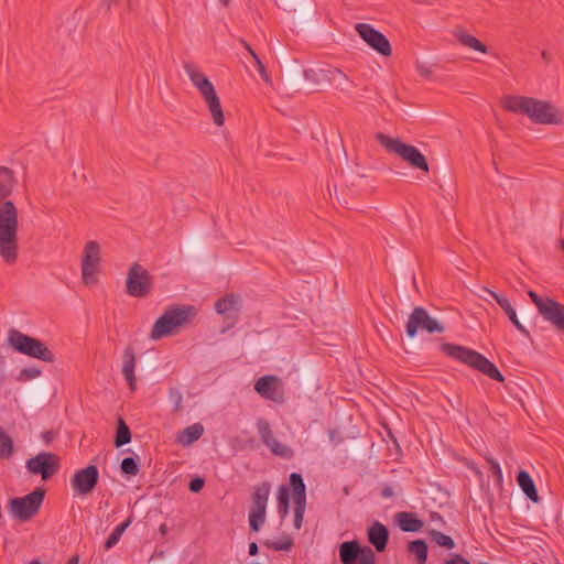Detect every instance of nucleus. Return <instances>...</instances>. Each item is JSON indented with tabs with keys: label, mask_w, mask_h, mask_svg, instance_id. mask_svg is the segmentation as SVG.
<instances>
[{
	"label": "nucleus",
	"mask_w": 564,
	"mask_h": 564,
	"mask_svg": "<svg viewBox=\"0 0 564 564\" xmlns=\"http://www.w3.org/2000/svg\"><path fill=\"white\" fill-rule=\"evenodd\" d=\"M430 521L438 527H442L444 524L443 517L438 512H432L430 514Z\"/></svg>",
	"instance_id": "obj_47"
},
{
	"label": "nucleus",
	"mask_w": 564,
	"mask_h": 564,
	"mask_svg": "<svg viewBox=\"0 0 564 564\" xmlns=\"http://www.w3.org/2000/svg\"><path fill=\"white\" fill-rule=\"evenodd\" d=\"M339 558L343 564H376V554L369 546H360L357 540L339 545Z\"/></svg>",
	"instance_id": "obj_11"
},
{
	"label": "nucleus",
	"mask_w": 564,
	"mask_h": 564,
	"mask_svg": "<svg viewBox=\"0 0 564 564\" xmlns=\"http://www.w3.org/2000/svg\"><path fill=\"white\" fill-rule=\"evenodd\" d=\"M18 209L11 200L0 207V256L13 263L18 258Z\"/></svg>",
	"instance_id": "obj_2"
},
{
	"label": "nucleus",
	"mask_w": 564,
	"mask_h": 564,
	"mask_svg": "<svg viewBox=\"0 0 564 564\" xmlns=\"http://www.w3.org/2000/svg\"><path fill=\"white\" fill-rule=\"evenodd\" d=\"M486 459H487V462L490 466V470H491L492 475L496 477V479L499 481L502 480V470H501V467H500L498 460L491 456H488Z\"/></svg>",
	"instance_id": "obj_42"
},
{
	"label": "nucleus",
	"mask_w": 564,
	"mask_h": 564,
	"mask_svg": "<svg viewBox=\"0 0 564 564\" xmlns=\"http://www.w3.org/2000/svg\"><path fill=\"white\" fill-rule=\"evenodd\" d=\"M305 506L306 502H294V527L297 530L302 527Z\"/></svg>",
	"instance_id": "obj_40"
},
{
	"label": "nucleus",
	"mask_w": 564,
	"mask_h": 564,
	"mask_svg": "<svg viewBox=\"0 0 564 564\" xmlns=\"http://www.w3.org/2000/svg\"><path fill=\"white\" fill-rule=\"evenodd\" d=\"M7 343L11 349L19 354L50 364L55 361V355L43 341L18 329L9 330Z\"/></svg>",
	"instance_id": "obj_4"
},
{
	"label": "nucleus",
	"mask_w": 564,
	"mask_h": 564,
	"mask_svg": "<svg viewBox=\"0 0 564 564\" xmlns=\"http://www.w3.org/2000/svg\"><path fill=\"white\" fill-rule=\"evenodd\" d=\"M29 564H42V563H41V561H39V560H33V561H31Z\"/></svg>",
	"instance_id": "obj_55"
},
{
	"label": "nucleus",
	"mask_w": 564,
	"mask_h": 564,
	"mask_svg": "<svg viewBox=\"0 0 564 564\" xmlns=\"http://www.w3.org/2000/svg\"><path fill=\"white\" fill-rule=\"evenodd\" d=\"M368 541L373 545L375 550L379 553L387 549L389 542V530L379 521H375L367 531Z\"/></svg>",
	"instance_id": "obj_23"
},
{
	"label": "nucleus",
	"mask_w": 564,
	"mask_h": 564,
	"mask_svg": "<svg viewBox=\"0 0 564 564\" xmlns=\"http://www.w3.org/2000/svg\"><path fill=\"white\" fill-rule=\"evenodd\" d=\"M557 333H564V305L546 297V304L538 312Z\"/></svg>",
	"instance_id": "obj_19"
},
{
	"label": "nucleus",
	"mask_w": 564,
	"mask_h": 564,
	"mask_svg": "<svg viewBox=\"0 0 564 564\" xmlns=\"http://www.w3.org/2000/svg\"><path fill=\"white\" fill-rule=\"evenodd\" d=\"M541 56H542V58H543V61L545 63H550L551 62V55L546 51H543Z\"/></svg>",
	"instance_id": "obj_52"
},
{
	"label": "nucleus",
	"mask_w": 564,
	"mask_h": 564,
	"mask_svg": "<svg viewBox=\"0 0 564 564\" xmlns=\"http://www.w3.org/2000/svg\"><path fill=\"white\" fill-rule=\"evenodd\" d=\"M395 520L403 532H419L424 527V522L413 512H398L395 514Z\"/></svg>",
	"instance_id": "obj_25"
},
{
	"label": "nucleus",
	"mask_w": 564,
	"mask_h": 564,
	"mask_svg": "<svg viewBox=\"0 0 564 564\" xmlns=\"http://www.w3.org/2000/svg\"><path fill=\"white\" fill-rule=\"evenodd\" d=\"M381 496L383 498H391L394 496V491L392 489V487H384L381 491Z\"/></svg>",
	"instance_id": "obj_50"
},
{
	"label": "nucleus",
	"mask_w": 564,
	"mask_h": 564,
	"mask_svg": "<svg viewBox=\"0 0 564 564\" xmlns=\"http://www.w3.org/2000/svg\"><path fill=\"white\" fill-rule=\"evenodd\" d=\"M455 36L456 39L458 40V42L466 46V47H469L471 50H475L477 52H480V53H487V47L485 44H482L478 39H476L475 36L468 34V33H465L463 31H456L455 32Z\"/></svg>",
	"instance_id": "obj_31"
},
{
	"label": "nucleus",
	"mask_w": 564,
	"mask_h": 564,
	"mask_svg": "<svg viewBox=\"0 0 564 564\" xmlns=\"http://www.w3.org/2000/svg\"><path fill=\"white\" fill-rule=\"evenodd\" d=\"M444 564H470V562L462 555L455 554L451 560L445 561Z\"/></svg>",
	"instance_id": "obj_45"
},
{
	"label": "nucleus",
	"mask_w": 564,
	"mask_h": 564,
	"mask_svg": "<svg viewBox=\"0 0 564 564\" xmlns=\"http://www.w3.org/2000/svg\"><path fill=\"white\" fill-rule=\"evenodd\" d=\"M26 469L33 475H41L44 480L53 476L58 467L57 456L48 452H40L26 460Z\"/></svg>",
	"instance_id": "obj_12"
},
{
	"label": "nucleus",
	"mask_w": 564,
	"mask_h": 564,
	"mask_svg": "<svg viewBox=\"0 0 564 564\" xmlns=\"http://www.w3.org/2000/svg\"><path fill=\"white\" fill-rule=\"evenodd\" d=\"M205 485V479L202 477H195L193 478L188 484V489L192 492H199Z\"/></svg>",
	"instance_id": "obj_43"
},
{
	"label": "nucleus",
	"mask_w": 564,
	"mask_h": 564,
	"mask_svg": "<svg viewBox=\"0 0 564 564\" xmlns=\"http://www.w3.org/2000/svg\"><path fill=\"white\" fill-rule=\"evenodd\" d=\"M152 288V276L149 271L141 264L133 263L127 274L126 292L133 297H145Z\"/></svg>",
	"instance_id": "obj_8"
},
{
	"label": "nucleus",
	"mask_w": 564,
	"mask_h": 564,
	"mask_svg": "<svg viewBox=\"0 0 564 564\" xmlns=\"http://www.w3.org/2000/svg\"><path fill=\"white\" fill-rule=\"evenodd\" d=\"M258 550H259V549H258V544H257L256 542H251V543L249 544V554H250L251 556L257 555V554H258Z\"/></svg>",
	"instance_id": "obj_51"
},
{
	"label": "nucleus",
	"mask_w": 564,
	"mask_h": 564,
	"mask_svg": "<svg viewBox=\"0 0 564 564\" xmlns=\"http://www.w3.org/2000/svg\"><path fill=\"white\" fill-rule=\"evenodd\" d=\"M121 471L129 476H135L139 473L138 460L133 457H126L120 464Z\"/></svg>",
	"instance_id": "obj_39"
},
{
	"label": "nucleus",
	"mask_w": 564,
	"mask_h": 564,
	"mask_svg": "<svg viewBox=\"0 0 564 564\" xmlns=\"http://www.w3.org/2000/svg\"><path fill=\"white\" fill-rule=\"evenodd\" d=\"M42 375V371L37 367H26L20 370L17 376V380L19 382H26L33 379L39 378Z\"/></svg>",
	"instance_id": "obj_38"
},
{
	"label": "nucleus",
	"mask_w": 564,
	"mask_h": 564,
	"mask_svg": "<svg viewBox=\"0 0 564 564\" xmlns=\"http://www.w3.org/2000/svg\"><path fill=\"white\" fill-rule=\"evenodd\" d=\"M250 564H260V563H258V562H252V563H250Z\"/></svg>",
	"instance_id": "obj_60"
},
{
	"label": "nucleus",
	"mask_w": 564,
	"mask_h": 564,
	"mask_svg": "<svg viewBox=\"0 0 564 564\" xmlns=\"http://www.w3.org/2000/svg\"><path fill=\"white\" fill-rule=\"evenodd\" d=\"M473 368L479 370L484 375L488 376L490 379L502 382L505 377L501 375L499 369L492 364L489 359H487L481 354H478L476 358V362Z\"/></svg>",
	"instance_id": "obj_26"
},
{
	"label": "nucleus",
	"mask_w": 564,
	"mask_h": 564,
	"mask_svg": "<svg viewBox=\"0 0 564 564\" xmlns=\"http://www.w3.org/2000/svg\"><path fill=\"white\" fill-rule=\"evenodd\" d=\"M13 453V443L11 437L0 429V457L8 458Z\"/></svg>",
	"instance_id": "obj_37"
},
{
	"label": "nucleus",
	"mask_w": 564,
	"mask_h": 564,
	"mask_svg": "<svg viewBox=\"0 0 564 564\" xmlns=\"http://www.w3.org/2000/svg\"><path fill=\"white\" fill-rule=\"evenodd\" d=\"M305 80L310 82L314 86L321 84H330L337 79L348 80L347 76L336 67L326 68H308L303 72Z\"/></svg>",
	"instance_id": "obj_18"
},
{
	"label": "nucleus",
	"mask_w": 564,
	"mask_h": 564,
	"mask_svg": "<svg viewBox=\"0 0 564 564\" xmlns=\"http://www.w3.org/2000/svg\"><path fill=\"white\" fill-rule=\"evenodd\" d=\"M181 400H182V395L180 393H177V405L180 404Z\"/></svg>",
	"instance_id": "obj_56"
},
{
	"label": "nucleus",
	"mask_w": 564,
	"mask_h": 564,
	"mask_svg": "<svg viewBox=\"0 0 564 564\" xmlns=\"http://www.w3.org/2000/svg\"><path fill=\"white\" fill-rule=\"evenodd\" d=\"M256 62V65L258 67V70L261 75V77L264 79V80H268L269 79V76H268V73L265 70V67L264 65L262 64V62L260 61V58L258 57V61H254Z\"/></svg>",
	"instance_id": "obj_49"
},
{
	"label": "nucleus",
	"mask_w": 564,
	"mask_h": 564,
	"mask_svg": "<svg viewBox=\"0 0 564 564\" xmlns=\"http://www.w3.org/2000/svg\"><path fill=\"white\" fill-rule=\"evenodd\" d=\"M416 70L423 77H429L432 74L431 68L427 65L421 63L416 65Z\"/></svg>",
	"instance_id": "obj_46"
},
{
	"label": "nucleus",
	"mask_w": 564,
	"mask_h": 564,
	"mask_svg": "<svg viewBox=\"0 0 564 564\" xmlns=\"http://www.w3.org/2000/svg\"><path fill=\"white\" fill-rule=\"evenodd\" d=\"M79 562V557L78 555H74L73 557H70L67 562V564H78Z\"/></svg>",
	"instance_id": "obj_53"
},
{
	"label": "nucleus",
	"mask_w": 564,
	"mask_h": 564,
	"mask_svg": "<svg viewBox=\"0 0 564 564\" xmlns=\"http://www.w3.org/2000/svg\"><path fill=\"white\" fill-rule=\"evenodd\" d=\"M292 541L290 539H285L283 541L274 542V541H265L264 545L274 551H288L292 546Z\"/></svg>",
	"instance_id": "obj_41"
},
{
	"label": "nucleus",
	"mask_w": 564,
	"mask_h": 564,
	"mask_svg": "<svg viewBox=\"0 0 564 564\" xmlns=\"http://www.w3.org/2000/svg\"><path fill=\"white\" fill-rule=\"evenodd\" d=\"M481 290L488 295H490L498 303V305L506 313L510 322L523 336L530 337L529 330L520 323L517 312L507 296H505L503 294H498L487 288H482Z\"/></svg>",
	"instance_id": "obj_20"
},
{
	"label": "nucleus",
	"mask_w": 564,
	"mask_h": 564,
	"mask_svg": "<svg viewBox=\"0 0 564 564\" xmlns=\"http://www.w3.org/2000/svg\"><path fill=\"white\" fill-rule=\"evenodd\" d=\"M116 0H104V2L108 3V7L110 6L111 2H115Z\"/></svg>",
	"instance_id": "obj_57"
},
{
	"label": "nucleus",
	"mask_w": 564,
	"mask_h": 564,
	"mask_svg": "<svg viewBox=\"0 0 564 564\" xmlns=\"http://www.w3.org/2000/svg\"><path fill=\"white\" fill-rule=\"evenodd\" d=\"M204 433V427L199 423H195L193 425L184 429L177 436V441L180 444L187 446L196 442Z\"/></svg>",
	"instance_id": "obj_29"
},
{
	"label": "nucleus",
	"mask_w": 564,
	"mask_h": 564,
	"mask_svg": "<svg viewBox=\"0 0 564 564\" xmlns=\"http://www.w3.org/2000/svg\"><path fill=\"white\" fill-rule=\"evenodd\" d=\"M3 381H4V375L2 371V364L0 362V383H3Z\"/></svg>",
	"instance_id": "obj_54"
},
{
	"label": "nucleus",
	"mask_w": 564,
	"mask_h": 564,
	"mask_svg": "<svg viewBox=\"0 0 564 564\" xmlns=\"http://www.w3.org/2000/svg\"><path fill=\"white\" fill-rule=\"evenodd\" d=\"M100 263V246L97 241L90 240L85 245L82 260V276L85 284L95 281L94 275Z\"/></svg>",
	"instance_id": "obj_15"
},
{
	"label": "nucleus",
	"mask_w": 564,
	"mask_h": 564,
	"mask_svg": "<svg viewBox=\"0 0 564 564\" xmlns=\"http://www.w3.org/2000/svg\"><path fill=\"white\" fill-rule=\"evenodd\" d=\"M528 295L530 296L531 301L536 306L538 312L546 304V297H541L538 293L534 291H529Z\"/></svg>",
	"instance_id": "obj_44"
},
{
	"label": "nucleus",
	"mask_w": 564,
	"mask_h": 564,
	"mask_svg": "<svg viewBox=\"0 0 564 564\" xmlns=\"http://www.w3.org/2000/svg\"><path fill=\"white\" fill-rule=\"evenodd\" d=\"M360 37L375 51L383 56H390L392 48L390 42L378 30L367 23H357L355 26Z\"/></svg>",
	"instance_id": "obj_13"
},
{
	"label": "nucleus",
	"mask_w": 564,
	"mask_h": 564,
	"mask_svg": "<svg viewBox=\"0 0 564 564\" xmlns=\"http://www.w3.org/2000/svg\"><path fill=\"white\" fill-rule=\"evenodd\" d=\"M256 426L262 443L270 449L273 455L282 458H291L293 456V451L288 445L280 443L273 436V432L267 420L258 419Z\"/></svg>",
	"instance_id": "obj_14"
},
{
	"label": "nucleus",
	"mask_w": 564,
	"mask_h": 564,
	"mask_svg": "<svg viewBox=\"0 0 564 564\" xmlns=\"http://www.w3.org/2000/svg\"><path fill=\"white\" fill-rule=\"evenodd\" d=\"M15 177L12 170L0 166V202L12 194Z\"/></svg>",
	"instance_id": "obj_28"
},
{
	"label": "nucleus",
	"mask_w": 564,
	"mask_h": 564,
	"mask_svg": "<svg viewBox=\"0 0 564 564\" xmlns=\"http://www.w3.org/2000/svg\"><path fill=\"white\" fill-rule=\"evenodd\" d=\"M99 474L95 465H89L75 473L70 479L74 491L80 496H86L93 491L98 482Z\"/></svg>",
	"instance_id": "obj_17"
},
{
	"label": "nucleus",
	"mask_w": 564,
	"mask_h": 564,
	"mask_svg": "<svg viewBox=\"0 0 564 564\" xmlns=\"http://www.w3.org/2000/svg\"><path fill=\"white\" fill-rule=\"evenodd\" d=\"M239 42L246 48V51L252 56L254 61H258V54L253 51V48L246 42L243 39H240Z\"/></svg>",
	"instance_id": "obj_48"
},
{
	"label": "nucleus",
	"mask_w": 564,
	"mask_h": 564,
	"mask_svg": "<svg viewBox=\"0 0 564 564\" xmlns=\"http://www.w3.org/2000/svg\"><path fill=\"white\" fill-rule=\"evenodd\" d=\"M270 484L263 482L256 487L252 494V506L249 512V525L254 532H258L265 521V510L270 495Z\"/></svg>",
	"instance_id": "obj_10"
},
{
	"label": "nucleus",
	"mask_w": 564,
	"mask_h": 564,
	"mask_svg": "<svg viewBox=\"0 0 564 564\" xmlns=\"http://www.w3.org/2000/svg\"><path fill=\"white\" fill-rule=\"evenodd\" d=\"M196 308L192 305H183L166 310L154 323L151 330V338L158 340L170 336L174 329L185 325L191 317L195 316Z\"/></svg>",
	"instance_id": "obj_5"
},
{
	"label": "nucleus",
	"mask_w": 564,
	"mask_h": 564,
	"mask_svg": "<svg viewBox=\"0 0 564 564\" xmlns=\"http://www.w3.org/2000/svg\"><path fill=\"white\" fill-rule=\"evenodd\" d=\"M429 536L437 545L446 547L447 550H452L455 547L454 540L443 532L433 529L429 531Z\"/></svg>",
	"instance_id": "obj_36"
},
{
	"label": "nucleus",
	"mask_w": 564,
	"mask_h": 564,
	"mask_svg": "<svg viewBox=\"0 0 564 564\" xmlns=\"http://www.w3.org/2000/svg\"><path fill=\"white\" fill-rule=\"evenodd\" d=\"M130 442H131V431H130L129 426L126 424V422L123 421V419L119 417L118 424H117V433H116V437H115V446L119 448Z\"/></svg>",
	"instance_id": "obj_34"
},
{
	"label": "nucleus",
	"mask_w": 564,
	"mask_h": 564,
	"mask_svg": "<svg viewBox=\"0 0 564 564\" xmlns=\"http://www.w3.org/2000/svg\"><path fill=\"white\" fill-rule=\"evenodd\" d=\"M517 482L523 494L533 502H539V494L535 484L527 470H520L517 475Z\"/></svg>",
	"instance_id": "obj_27"
},
{
	"label": "nucleus",
	"mask_w": 564,
	"mask_h": 564,
	"mask_svg": "<svg viewBox=\"0 0 564 564\" xmlns=\"http://www.w3.org/2000/svg\"><path fill=\"white\" fill-rule=\"evenodd\" d=\"M408 551L415 556L417 564H425L427 561V544L424 540H414L408 544Z\"/></svg>",
	"instance_id": "obj_32"
},
{
	"label": "nucleus",
	"mask_w": 564,
	"mask_h": 564,
	"mask_svg": "<svg viewBox=\"0 0 564 564\" xmlns=\"http://www.w3.org/2000/svg\"><path fill=\"white\" fill-rule=\"evenodd\" d=\"M278 511L282 518L286 517L289 513V500L290 494L289 488L284 485H281L278 489Z\"/></svg>",
	"instance_id": "obj_35"
},
{
	"label": "nucleus",
	"mask_w": 564,
	"mask_h": 564,
	"mask_svg": "<svg viewBox=\"0 0 564 564\" xmlns=\"http://www.w3.org/2000/svg\"><path fill=\"white\" fill-rule=\"evenodd\" d=\"M376 139L388 152L398 154L412 167L425 173L429 172L427 160L414 145L403 143L401 140L391 138L382 132H378Z\"/></svg>",
	"instance_id": "obj_6"
},
{
	"label": "nucleus",
	"mask_w": 564,
	"mask_h": 564,
	"mask_svg": "<svg viewBox=\"0 0 564 564\" xmlns=\"http://www.w3.org/2000/svg\"><path fill=\"white\" fill-rule=\"evenodd\" d=\"M131 522H132V518L129 517L124 522L120 523L119 525H117L115 528V530L110 533V535L108 536V539L105 542V545H104L105 550L108 551L118 544V542L120 541V538L122 536V534L127 530V528L131 524Z\"/></svg>",
	"instance_id": "obj_33"
},
{
	"label": "nucleus",
	"mask_w": 564,
	"mask_h": 564,
	"mask_svg": "<svg viewBox=\"0 0 564 564\" xmlns=\"http://www.w3.org/2000/svg\"><path fill=\"white\" fill-rule=\"evenodd\" d=\"M254 390L264 399L282 403L284 401V392L282 382L276 376L265 375L259 378L254 383Z\"/></svg>",
	"instance_id": "obj_16"
},
{
	"label": "nucleus",
	"mask_w": 564,
	"mask_h": 564,
	"mask_svg": "<svg viewBox=\"0 0 564 564\" xmlns=\"http://www.w3.org/2000/svg\"><path fill=\"white\" fill-rule=\"evenodd\" d=\"M561 248L564 251V239L561 241Z\"/></svg>",
	"instance_id": "obj_59"
},
{
	"label": "nucleus",
	"mask_w": 564,
	"mask_h": 564,
	"mask_svg": "<svg viewBox=\"0 0 564 564\" xmlns=\"http://www.w3.org/2000/svg\"><path fill=\"white\" fill-rule=\"evenodd\" d=\"M184 70L208 107L214 123L218 127L223 126L225 122V116L219 97L212 82L192 62H186L184 64Z\"/></svg>",
	"instance_id": "obj_3"
},
{
	"label": "nucleus",
	"mask_w": 564,
	"mask_h": 564,
	"mask_svg": "<svg viewBox=\"0 0 564 564\" xmlns=\"http://www.w3.org/2000/svg\"><path fill=\"white\" fill-rule=\"evenodd\" d=\"M135 365L137 359L134 350L132 347L128 346L123 350L121 372L131 391H134L137 387V379L134 376Z\"/></svg>",
	"instance_id": "obj_24"
},
{
	"label": "nucleus",
	"mask_w": 564,
	"mask_h": 564,
	"mask_svg": "<svg viewBox=\"0 0 564 564\" xmlns=\"http://www.w3.org/2000/svg\"><path fill=\"white\" fill-rule=\"evenodd\" d=\"M240 302L241 299L239 295L234 293L227 294L215 303V311L224 315L227 319H231V324H235L238 319Z\"/></svg>",
	"instance_id": "obj_21"
},
{
	"label": "nucleus",
	"mask_w": 564,
	"mask_h": 564,
	"mask_svg": "<svg viewBox=\"0 0 564 564\" xmlns=\"http://www.w3.org/2000/svg\"><path fill=\"white\" fill-rule=\"evenodd\" d=\"M44 495V489L35 488L23 497L11 498L8 505L9 513L20 521L31 520L39 512Z\"/></svg>",
	"instance_id": "obj_7"
},
{
	"label": "nucleus",
	"mask_w": 564,
	"mask_h": 564,
	"mask_svg": "<svg viewBox=\"0 0 564 564\" xmlns=\"http://www.w3.org/2000/svg\"><path fill=\"white\" fill-rule=\"evenodd\" d=\"M420 329L433 334L443 333L445 327L438 321L431 317L424 307L416 306L409 315L406 323V335L410 338H413L416 336Z\"/></svg>",
	"instance_id": "obj_9"
},
{
	"label": "nucleus",
	"mask_w": 564,
	"mask_h": 564,
	"mask_svg": "<svg viewBox=\"0 0 564 564\" xmlns=\"http://www.w3.org/2000/svg\"><path fill=\"white\" fill-rule=\"evenodd\" d=\"M506 110L525 115L536 124H561L563 112L552 102L532 97L511 95L502 100Z\"/></svg>",
	"instance_id": "obj_1"
},
{
	"label": "nucleus",
	"mask_w": 564,
	"mask_h": 564,
	"mask_svg": "<svg viewBox=\"0 0 564 564\" xmlns=\"http://www.w3.org/2000/svg\"><path fill=\"white\" fill-rule=\"evenodd\" d=\"M225 6L229 3V0H220Z\"/></svg>",
	"instance_id": "obj_58"
},
{
	"label": "nucleus",
	"mask_w": 564,
	"mask_h": 564,
	"mask_svg": "<svg viewBox=\"0 0 564 564\" xmlns=\"http://www.w3.org/2000/svg\"><path fill=\"white\" fill-rule=\"evenodd\" d=\"M290 485L293 489L294 502H306V488L301 474L292 473L290 475Z\"/></svg>",
	"instance_id": "obj_30"
},
{
	"label": "nucleus",
	"mask_w": 564,
	"mask_h": 564,
	"mask_svg": "<svg viewBox=\"0 0 564 564\" xmlns=\"http://www.w3.org/2000/svg\"><path fill=\"white\" fill-rule=\"evenodd\" d=\"M441 350L448 357L462 361L470 367L474 366V364L476 362V358L479 354L467 347L454 344H443L441 345Z\"/></svg>",
	"instance_id": "obj_22"
}]
</instances>
